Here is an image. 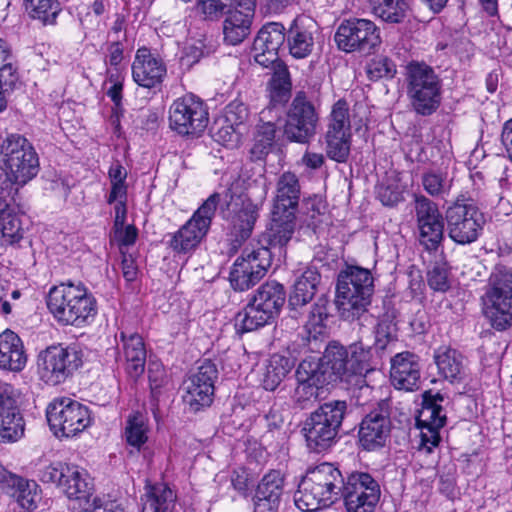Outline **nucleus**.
Segmentation results:
<instances>
[{
	"label": "nucleus",
	"instance_id": "nucleus-1",
	"mask_svg": "<svg viewBox=\"0 0 512 512\" xmlns=\"http://www.w3.org/2000/svg\"><path fill=\"white\" fill-rule=\"evenodd\" d=\"M46 305L56 322L63 326L84 327L97 315L96 299L82 283L64 282L51 287Z\"/></svg>",
	"mask_w": 512,
	"mask_h": 512
},
{
	"label": "nucleus",
	"instance_id": "nucleus-2",
	"mask_svg": "<svg viewBox=\"0 0 512 512\" xmlns=\"http://www.w3.org/2000/svg\"><path fill=\"white\" fill-rule=\"evenodd\" d=\"M341 472L330 463L310 468L301 480L295 494V505L303 512H314L328 507L338 499L342 487Z\"/></svg>",
	"mask_w": 512,
	"mask_h": 512
},
{
	"label": "nucleus",
	"instance_id": "nucleus-3",
	"mask_svg": "<svg viewBox=\"0 0 512 512\" xmlns=\"http://www.w3.org/2000/svg\"><path fill=\"white\" fill-rule=\"evenodd\" d=\"M370 270L348 266L337 280L335 304L342 319L353 321L367 311L374 289Z\"/></svg>",
	"mask_w": 512,
	"mask_h": 512
},
{
	"label": "nucleus",
	"instance_id": "nucleus-4",
	"mask_svg": "<svg viewBox=\"0 0 512 512\" xmlns=\"http://www.w3.org/2000/svg\"><path fill=\"white\" fill-rule=\"evenodd\" d=\"M245 182L248 193L240 197L239 202L229 204V209L233 212V232L240 240L250 237L269 188L264 169L260 166L254 168L252 176Z\"/></svg>",
	"mask_w": 512,
	"mask_h": 512
},
{
	"label": "nucleus",
	"instance_id": "nucleus-5",
	"mask_svg": "<svg viewBox=\"0 0 512 512\" xmlns=\"http://www.w3.org/2000/svg\"><path fill=\"white\" fill-rule=\"evenodd\" d=\"M347 410L345 401H330L321 405L306 419L303 432L308 448L320 453L335 441Z\"/></svg>",
	"mask_w": 512,
	"mask_h": 512
},
{
	"label": "nucleus",
	"instance_id": "nucleus-6",
	"mask_svg": "<svg viewBox=\"0 0 512 512\" xmlns=\"http://www.w3.org/2000/svg\"><path fill=\"white\" fill-rule=\"evenodd\" d=\"M483 314L498 331L512 325V269L498 266L491 274L490 287L483 296Z\"/></svg>",
	"mask_w": 512,
	"mask_h": 512
},
{
	"label": "nucleus",
	"instance_id": "nucleus-7",
	"mask_svg": "<svg viewBox=\"0 0 512 512\" xmlns=\"http://www.w3.org/2000/svg\"><path fill=\"white\" fill-rule=\"evenodd\" d=\"M0 152L6 169L7 180L11 186H24L38 173V156L26 138L18 134L8 135L0 146Z\"/></svg>",
	"mask_w": 512,
	"mask_h": 512
},
{
	"label": "nucleus",
	"instance_id": "nucleus-8",
	"mask_svg": "<svg viewBox=\"0 0 512 512\" xmlns=\"http://www.w3.org/2000/svg\"><path fill=\"white\" fill-rule=\"evenodd\" d=\"M46 417L51 431L59 438L75 437L92 423L88 407L68 397L53 399L46 408Z\"/></svg>",
	"mask_w": 512,
	"mask_h": 512
},
{
	"label": "nucleus",
	"instance_id": "nucleus-9",
	"mask_svg": "<svg viewBox=\"0 0 512 512\" xmlns=\"http://www.w3.org/2000/svg\"><path fill=\"white\" fill-rule=\"evenodd\" d=\"M219 202L220 194H211L191 218L172 235L169 246L174 252L187 254L199 246L210 229Z\"/></svg>",
	"mask_w": 512,
	"mask_h": 512
},
{
	"label": "nucleus",
	"instance_id": "nucleus-10",
	"mask_svg": "<svg viewBox=\"0 0 512 512\" xmlns=\"http://www.w3.org/2000/svg\"><path fill=\"white\" fill-rule=\"evenodd\" d=\"M407 95L413 109L430 115L440 105L441 82L430 66H407Z\"/></svg>",
	"mask_w": 512,
	"mask_h": 512
},
{
	"label": "nucleus",
	"instance_id": "nucleus-11",
	"mask_svg": "<svg viewBox=\"0 0 512 512\" xmlns=\"http://www.w3.org/2000/svg\"><path fill=\"white\" fill-rule=\"evenodd\" d=\"M208 110L204 102L193 94L173 101L169 108V126L180 135L199 136L208 125Z\"/></svg>",
	"mask_w": 512,
	"mask_h": 512
},
{
	"label": "nucleus",
	"instance_id": "nucleus-12",
	"mask_svg": "<svg viewBox=\"0 0 512 512\" xmlns=\"http://www.w3.org/2000/svg\"><path fill=\"white\" fill-rule=\"evenodd\" d=\"M82 365L81 352L73 347L50 346L38 355L37 366L41 379L49 385L64 382Z\"/></svg>",
	"mask_w": 512,
	"mask_h": 512
},
{
	"label": "nucleus",
	"instance_id": "nucleus-13",
	"mask_svg": "<svg viewBox=\"0 0 512 512\" xmlns=\"http://www.w3.org/2000/svg\"><path fill=\"white\" fill-rule=\"evenodd\" d=\"M449 237L458 244H470L477 240L483 228L484 217L472 203L455 202L446 211Z\"/></svg>",
	"mask_w": 512,
	"mask_h": 512
},
{
	"label": "nucleus",
	"instance_id": "nucleus-14",
	"mask_svg": "<svg viewBox=\"0 0 512 512\" xmlns=\"http://www.w3.org/2000/svg\"><path fill=\"white\" fill-rule=\"evenodd\" d=\"M318 121L314 105L299 91L288 109L284 134L291 141L305 143L316 134Z\"/></svg>",
	"mask_w": 512,
	"mask_h": 512
},
{
	"label": "nucleus",
	"instance_id": "nucleus-15",
	"mask_svg": "<svg viewBox=\"0 0 512 512\" xmlns=\"http://www.w3.org/2000/svg\"><path fill=\"white\" fill-rule=\"evenodd\" d=\"M381 495L379 484L367 473H353L343 484L346 512H374Z\"/></svg>",
	"mask_w": 512,
	"mask_h": 512
},
{
	"label": "nucleus",
	"instance_id": "nucleus-16",
	"mask_svg": "<svg viewBox=\"0 0 512 512\" xmlns=\"http://www.w3.org/2000/svg\"><path fill=\"white\" fill-rule=\"evenodd\" d=\"M334 39L338 48L345 52L370 53L381 42L375 23L367 19H354L341 23Z\"/></svg>",
	"mask_w": 512,
	"mask_h": 512
},
{
	"label": "nucleus",
	"instance_id": "nucleus-17",
	"mask_svg": "<svg viewBox=\"0 0 512 512\" xmlns=\"http://www.w3.org/2000/svg\"><path fill=\"white\" fill-rule=\"evenodd\" d=\"M217 378L216 366L205 361L184 382L183 402L192 412L209 407L214 396V381Z\"/></svg>",
	"mask_w": 512,
	"mask_h": 512
},
{
	"label": "nucleus",
	"instance_id": "nucleus-18",
	"mask_svg": "<svg viewBox=\"0 0 512 512\" xmlns=\"http://www.w3.org/2000/svg\"><path fill=\"white\" fill-rule=\"evenodd\" d=\"M389 433L390 405L388 400H382L377 408L362 420L359 429V441L365 450H376L385 445Z\"/></svg>",
	"mask_w": 512,
	"mask_h": 512
},
{
	"label": "nucleus",
	"instance_id": "nucleus-19",
	"mask_svg": "<svg viewBox=\"0 0 512 512\" xmlns=\"http://www.w3.org/2000/svg\"><path fill=\"white\" fill-rule=\"evenodd\" d=\"M415 212L419 240L427 250H435L443 238L444 223L435 203L424 196L416 197Z\"/></svg>",
	"mask_w": 512,
	"mask_h": 512
},
{
	"label": "nucleus",
	"instance_id": "nucleus-20",
	"mask_svg": "<svg viewBox=\"0 0 512 512\" xmlns=\"http://www.w3.org/2000/svg\"><path fill=\"white\" fill-rule=\"evenodd\" d=\"M298 385L294 398L302 408H306L310 402L316 401L320 389L328 383L327 371L320 369L319 361L315 357L304 359L296 370Z\"/></svg>",
	"mask_w": 512,
	"mask_h": 512
},
{
	"label": "nucleus",
	"instance_id": "nucleus-21",
	"mask_svg": "<svg viewBox=\"0 0 512 512\" xmlns=\"http://www.w3.org/2000/svg\"><path fill=\"white\" fill-rule=\"evenodd\" d=\"M285 41V28L277 22L265 24L253 42L252 55L256 64H283L279 50Z\"/></svg>",
	"mask_w": 512,
	"mask_h": 512
},
{
	"label": "nucleus",
	"instance_id": "nucleus-22",
	"mask_svg": "<svg viewBox=\"0 0 512 512\" xmlns=\"http://www.w3.org/2000/svg\"><path fill=\"white\" fill-rule=\"evenodd\" d=\"M256 0H239L228 11L223 22L224 40L228 44L241 43L251 32L255 14Z\"/></svg>",
	"mask_w": 512,
	"mask_h": 512
},
{
	"label": "nucleus",
	"instance_id": "nucleus-23",
	"mask_svg": "<svg viewBox=\"0 0 512 512\" xmlns=\"http://www.w3.org/2000/svg\"><path fill=\"white\" fill-rule=\"evenodd\" d=\"M421 376L419 357L411 352L396 354L391 359L390 380L398 390L418 389Z\"/></svg>",
	"mask_w": 512,
	"mask_h": 512
},
{
	"label": "nucleus",
	"instance_id": "nucleus-24",
	"mask_svg": "<svg viewBox=\"0 0 512 512\" xmlns=\"http://www.w3.org/2000/svg\"><path fill=\"white\" fill-rule=\"evenodd\" d=\"M60 489L73 503V509L82 511L93 499L94 486L88 473L76 465H71L65 479L60 482Z\"/></svg>",
	"mask_w": 512,
	"mask_h": 512
},
{
	"label": "nucleus",
	"instance_id": "nucleus-25",
	"mask_svg": "<svg viewBox=\"0 0 512 512\" xmlns=\"http://www.w3.org/2000/svg\"><path fill=\"white\" fill-rule=\"evenodd\" d=\"M24 433V425L11 387H0V437L16 441Z\"/></svg>",
	"mask_w": 512,
	"mask_h": 512
},
{
	"label": "nucleus",
	"instance_id": "nucleus-26",
	"mask_svg": "<svg viewBox=\"0 0 512 512\" xmlns=\"http://www.w3.org/2000/svg\"><path fill=\"white\" fill-rule=\"evenodd\" d=\"M320 369L327 371L328 382L340 380L349 385H354V375L349 368L348 351L346 347L333 342L329 344L322 359H318Z\"/></svg>",
	"mask_w": 512,
	"mask_h": 512
},
{
	"label": "nucleus",
	"instance_id": "nucleus-27",
	"mask_svg": "<svg viewBox=\"0 0 512 512\" xmlns=\"http://www.w3.org/2000/svg\"><path fill=\"white\" fill-rule=\"evenodd\" d=\"M27 354L21 338L13 331L0 334V368L12 372L22 371L27 364Z\"/></svg>",
	"mask_w": 512,
	"mask_h": 512
},
{
	"label": "nucleus",
	"instance_id": "nucleus-28",
	"mask_svg": "<svg viewBox=\"0 0 512 512\" xmlns=\"http://www.w3.org/2000/svg\"><path fill=\"white\" fill-rule=\"evenodd\" d=\"M260 264L254 267L238 257L230 271L229 280L231 286L238 291L248 290L254 286L267 272L268 255L262 251L260 253Z\"/></svg>",
	"mask_w": 512,
	"mask_h": 512
},
{
	"label": "nucleus",
	"instance_id": "nucleus-29",
	"mask_svg": "<svg viewBox=\"0 0 512 512\" xmlns=\"http://www.w3.org/2000/svg\"><path fill=\"white\" fill-rule=\"evenodd\" d=\"M11 188H1L0 192V244L13 245L23 238L20 218L9 207L6 197L11 195Z\"/></svg>",
	"mask_w": 512,
	"mask_h": 512
},
{
	"label": "nucleus",
	"instance_id": "nucleus-30",
	"mask_svg": "<svg viewBox=\"0 0 512 512\" xmlns=\"http://www.w3.org/2000/svg\"><path fill=\"white\" fill-rule=\"evenodd\" d=\"M120 338L126 371L130 377L138 378L144 372L147 356L143 338L136 333L127 336L124 332L120 333Z\"/></svg>",
	"mask_w": 512,
	"mask_h": 512
},
{
	"label": "nucleus",
	"instance_id": "nucleus-31",
	"mask_svg": "<svg viewBox=\"0 0 512 512\" xmlns=\"http://www.w3.org/2000/svg\"><path fill=\"white\" fill-rule=\"evenodd\" d=\"M463 356L450 346H440L434 352L438 372L450 382L460 380L464 372Z\"/></svg>",
	"mask_w": 512,
	"mask_h": 512
},
{
	"label": "nucleus",
	"instance_id": "nucleus-32",
	"mask_svg": "<svg viewBox=\"0 0 512 512\" xmlns=\"http://www.w3.org/2000/svg\"><path fill=\"white\" fill-rule=\"evenodd\" d=\"M275 316L251 300L242 311L237 313L235 328L239 333L251 332L269 324Z\"/></svg>",
	"mask_w": 512,
	"mask_h": 512
},
{
	"label": "nucleus",
	"instance_id": "nucleus-33",
	"mask_svg": "<svg viewBox=\"0 0 512 512\" xmlns=\"http://www.w3.org/2000/svg\"><path fill=\"white\" fill-rule=\"evenodd\" d=\"M295 229L294 210H282L281 206H275L270 224V241L274 245L284 246L292 238Z\"/></svg>",
	"mask_w": 512,
	"mask_h": 512
},
{
	"label": "nucleus",
	"instance_id": "nucleus-34",
	"mask_svg": "<svg viewBox=\"0 0 512 512\" xmlns=\"http://www.w3.org/2000/svg\"><path fill=\"white\" fill-rule=\"evenodd\" d=\"M372 13L388 24L403 23L410 14L409 0H368Z\"/></svg>",
	"mask_w": 512,
	"mask_h": 512
},
{
	"label": "nucleus",
	"instance_id": "nucleus-35",
	"mask_svg": "<svg viewBox=\"0 0 512 512\" xmlns=\"http://www.w3.org/2000/svg\"><path fill=\"white\" fill-rule=\"evenodd\" d=\"M174 492L164 483L151 486L142 498V512H172Z\"/></svg>",
	"mask_w": 512,
	"mask_h": 512
},
{
	"label": "nucleus",
	"instance_id": "nucleus-36",
	"mask_svg": "<svg viewBox=\"0 0 512 512\" xmlns=\"http://www.w3.org/2000/svg\"><path fill=\"white\" fill-rule=\"evenodd\" d=\"M294 367V362L285 356L272 355L264 368L262 374V385L265 390L274 391L286 378Z\"/></svg>",
	"mask_w": 512,
	"mask_h": 512
},
{
	"label": "nucleus",
	"instance_id": "nucleus-37",
	"mask_svg": "<svg viewBox=\"0 0 512 512\" xmlns=\"http://www.w3.org/2000/svg\"><path fill=\"white\" fill-rule=\"evenodd\" d=\"M291 90L292 82L287 66H278L267 84L270 104L273 107L286 104L291 97Z\"/></svg>",
	"mask_w": 512,
	"mask_h": 512
},
{
	"label": "nucleus",
	"instance_id": "nucleus-38",
	"mask_svg": "<svg viewBox=\"0 0 512 512\" xmlns=\"http://www.w3.org/2000/svg\"><path fill=\"white\" fill-rule=\"evenodd\" d=\"M148 434V419L144 414L134 412L128 416L123 436L130 447L136 449V451H140L148 441Z\"/></svg>",
	"mask_w": 512,
	"mask_h": 512
},
{
	"label": "nucleus",
	"instance_id": "nucleus-39",
	"mask_svg": "<svg viewBox=\"0 0 512 512\" xmlns=\"http://www.w3.org/2000/svg\"><path fill=\"white\" fill-rule=\"evenodd\" d=\"M320 281V275L315 269H307L296 280L289 302L293 306L307 304L315 295L316 287Z\"/></svg>",
	"mask_w": 512,
	"mask_h": 512
},
{
	"label": "nucleus",
	"instance_id": "nucleus-40",
	"mask_svg": "<svg viewBox=\"0 0 512 512\" xmlns=\"http://www.w3.org/2000/svg\"><path fill=\"white\" fill-rule=\"evenodd\" d=\"M108 178L110 181V192L107 196V203L114 206L127 205V170L117 161L110 166Z\"/></svg>",
	"mask_w": 512,
	"mask_h": 512
},
{
	"label": "nucleus",
	"instance_id": "nucleus-41",
	"mask_svg": "<svg viewBox=\"0 0 512 512\" xmlns=\"http://www.w3.org/2000/svg\"><path fill=\"white\" fill-rule=\"evenodd\" d=\"M346 349L348 351L349 369L352 370L355 378L354 385L362 386L365 382V375L372 371L369 364L371 357L370 348L365 347L361 342H355Z\"/></svg>",
	"mask_w": 512,
	"mask_h": 512
},
{
	"label": "nucleus",
	"instance_id": "nucleus-42",
	"mask_svg": "<svg viewBox=\"0 0 512 512\" xmlns=\"http://www.w3.org/2000/svg\"><path fill=\"white\" fill-rule=\"evenodd\" d=\"M300 185L297 176L291 172H284L277 182L276 205L282 210H294L298 204Z\"/></svg>",
	"mask_w": 512,
	"mask_h": 512
},
{
	"label": "nucleus",
	"instance_id": "nucleus-43",
	"mask_svg": "<svg viewBox=\"0 0 512 512\" xmlns=\"http://www.w3.org/2000/svg\"><path fill=\"white\" fill-rule=\"evenodd\" d=\"M442 401L443 396L440 393L426 391L423 394L422 409L417 419L418 424L443 427L445 425L446 417L442 414V407L440 405Z\"/></svg>",
	"mask_w": 512,
	"mask_h": 512
},
{
	"label": "nucleus",
	"instance_id": "nucleus-44",
	"mask_svg": "<svg viewBox=\"0 0 512 512\" xmlns=\"http://www.w3.org/2000/svg\"><path fill=\"white\" fill-rule=\"evenodd\" d=\"M251 300L277 316L285 302L284 288L277 282H267L258 288Z\"/></svg>",
	"mask_w": 512,
	"mask_h": 512
},
{
	"label": "nucleus",
	"instance_id": "nucleus-45",
	"mask_svg": "<svg viewBox=\"0 0 512 512\" xmlns=\"http://www.w3.org/2000/svg\"><path fill=\"white\" fill-rule=\"evenodd\" d=\"M23 5L30 18L44 25H53L62 8L58 0H24Z\"/></svg>",
	"mask_w": 512,
	"mask_h": 512
},
{
	"label": "nucleus",
	"instance_id": "nucleus-46",
	"mask_svg": "<svg viewBox=\"0 0 512 512\" xmlns=\"http://www.w3.org/2000/svg\"><path fill=\"white\" fill-rule=\"evenodd\" d=\"M114 239L120 247H128L136 242L138 230L134 225H125L127 205L114 206Z\"/></svg>",
	"mask_w": 512,
	"mask_h": 512
},
{
	"label": "nucleus",
	"instance_id": "nucleus-47",
	"mask_svg": "<svg viewBox=\"0 0 512 512\" xmlns=\"http://www.w3.org/2000/svg\"><path fill=\"white\" fill-rule=\"evenodd\" d=\"M326 133L352 135L349 105L344 99H339L332 106Z\"/></svg>",
	"mask_w": 512,
	"mask_h": 512
},
{
	"label": "nucleus",
	"instance_id": "nucleus-48",
	"mask_svg": "<svg viewBox=\"0 0 512 512\" xmlns=\"http://www.w3.org/2000/svg\"><path fill=\"white\" fill-rule=\"evenodd\" d=\"M283 491V479L279 471H270L259 483L256 497L259 501H267L274 505L279 501Z\"/></svg>",
	"mask_w": 512,
	"mask_h": 512
},
{
	"label": "nucleus",
	"instance_id": "nucleus-49",
	"mask_svg": "<svg viewBox=\"0 0 512 512\" xmlns=\"http://www.w3.org/2000/svg\"><path fill=\"white\" fill-rule=\"evenodd\" d=\"M351 137L352 135L326 133L327 156L336 162H345L350 154Z\"/></svg>",
	"mask_w": 512,
	"mask_h": 512
},
{
	"label": "nucleus",
	"instance_id": "nucleus-50",
	"mask_svg": "<svg viewBox=\"0 0 512 512\" xmlns=\"http://www.w3.org/2000/svg\"><path fill=\"white\" fill-rule=\"evenodd\" d=\"M165 75V66H132L134 81L144 88L155 87L162 82Z\"/></svg>",
	"mask_w": 512,
	"mask_h": 512
},
{
	"label": "nucleus",
	"instance_id": "nucleus-51",
	"mask_svg": "<svg viewBox=\"0 0 512 512\" xmlns=\"http://www.w3.org/2000/svg\"><path fill=\"white\" fill-rule=\"evenodd\" d=\"M10 493L17 496L21 506L27 510L37 508L38 502L41 500L36 482L23 478L20 479L19 483Z\"/></svg>",
	"mask_w": 512,
	"mask_h": 512
},
{
	"label": "nucleus",
	"instance_id": "nucleus-52",
	"mask_svg": "<svg viewBox=\"0 0 512 512\" xmlns=\"http://www.w3.org/2000/svg\"><path fill=\"white\" fill-rule=\"evenodd\" d=\"M276 135V126L271 122L263 123L258 127L251 154L256 158L266 155L272 147Z\"/></svg>",
	"mask_w": 512,
	"mask_h": 512
},
{
	"label": "nucleus",
	"instance_id": "nucleus-53",
	"mask_svg": "<svg viewBox=\"0 0 512 512\" xmlns=\"http://www.w3.org/2000/svg\"><path fill=\"white\" fill-rule=\"evenodd\" d=\"M312 34L306 30L291 31L289 38V52L295 59H303L308 56L313 49Z\"/></svg>",
	"mask_w": 512,
	"mask_h": 512
},
{
	"label": "nucleus",
	"instance_id": "nucleus-54",
	"mask_svg": "<svg viewBox=\"0 0 512 512\" xmlns=\"http://www.w3.org/2000/svg\"><path fill=\"white\" fill-rule=\"evenodd\" d=\"M246 131L237 128L228 123L222 122V120H216V131L214 132V138L217 142L228 148H236L242 141V137Z\"/></svg>",
	"mask_w": 512,
	"mask_h": 512
},
{
	"label": "nucleus",
	"instance_id": "nucleus-55",
	"mask_svg": "<svg viewBox=\"0 0 512 512\" xmlns=\"http://www.w3.org/2000/svg\"><path fill=\"white\" fill-rule=\"evenodd\" d=\"M422 185L424 190L433 197L444 196L451 188V182L446 175L434 171L423 174Z\"/></svg>",
	"mask_w": 512,
	"mask_h": 512
},
{
	"label": "nucleus",
	"instance_id": "nucleus-56",
	"mask_svg": "<svg viewBox=\"0 0 512 512\" xmlns=\"http://www.w3.org/2000/svg\"><path fill=\"white\" fill-rule=\"evenodd\" d=\"M247 118V107L242 102L234 100L225 107L222 116L218 119L222 120L224 123H228L229 125H233L246 131Z\"/></svg>",
	"mask_w": 512,
	"mask_h": 512
},
{
	"label": "nucleus",
	"instance_id": "nucleus-57",
	"mask_svg": "<svg viewBox=\"0 0 512 512\" xmlns=\"http://www.w3.org/2000/svg\"><path fill=\"white\" fill-rule=\"evenodd\" d=\"M72 464L54 462L41 467L38 471L39 479L44 483H53L60 488V482L65 479L67 471Z\"/></svg>",
	"mask_w": 512,
	"mask_h": 512
},
{
	"label": "nucleus",
	"instance_id": "nucleus-58",
	"mask_svg": "<svg viewBox=\"0 0 512 512\" xmlns=\"http://www.w3.org/2000/svg\"><path fill=\"white\" fill-rule=\"evenodd\" d=\"M326 308L316 304L312 307L305 328L310 337L316 339L325 332Z\"/></svg>",
	"mask_w": 512,
	"mask_h": 512
},
{
	"label": "nucleus",
	"instance_id": "nucleus-59",
	"mask_svg": "<svg viewBox=\"0 0 512 512\" xmlns=\"http://www.w3.org/2000/svg\"><path fill=\"white\" fill-rule=\"evenodd\" d=\"M18 75L14 66H0V112L7 106L6 92L16 87Z\"/></svg>",
	"mask_w": 512,
	"mask_h": 512
},
{
	"label": "nucleus",
	"instance_id": "nucleus-60",
	"mask_svg": "<svg viewBox=\"0 0 512 512\" xmlns=\"http://www.w3.org/2000/svg\"><path fill=\"white\" fill-rule=\"evenodd\" d=\"M428 284L431 289L446 292L450 288L448 268L445 264H436L428 272Z\"/></svg>",
	"mask_w": 512,
	"mask_h": 512
},
{
	"label": "nucleus",
	"instance_id": "nucleus-61",
	"mask_svg": "<svg viewBox=\"0 0 512 512\" xmlns=\"http://www.w3.org/2000/svg\"><path fill=\"white\" fill-rule=\"evenodd\" d=\"M148 378L153 397H158L160 389L168 384V379L163 367L158 363H151L148 367Z\"/></svg>",
	"mask_w": 512,
	"mask_h": 512
},
{
	"label": "nucleus",
	"instance_id": "nucleus-62",
	"mask_svg": "<svg viewBox=\"0 0 512 512\" xmlns=\"http://www.w3.org/2000/svg\"><path fill=\"white\" fill-rule=\"evenodd\" d=\"M239 0H199L198 6L207 16H218L227 8H232Z\"/></svg>",
	"mask_w": 512,
	"mask_h": 512
},
{
	"label": "nucleus",
	"instance_id": "nucleus-63",
	"mask_svg": "<svg viewBox=\"0 0 512 512\" xmlns=\"http://www.w3.org/2000/svg\"><path fill=\"white\" fill-rule=\"evenodd\" d=\"M79 512H124V509L116 501L93 497L89 504Z\"/></svg>",
	"mask_w": 512,
	"mask_h": 512
},
{
	"label": "nucleus",
	"instance_id": "nucleus-64",
	"mask_svg": "<svg viewBox=\"0 0 512 512\" xmlns=\"http://www.w3.org/2000/svg\"><path fill=\"white\" fill-rule=\"evenodd\" d=\"M419 426L421 429V448L426 449L427 452H431L440 441L439 429L441 427H434L432 425Z\"/></svg>",
	"mask_w": 512,
	"mask_h": 512
}]
</instances>
